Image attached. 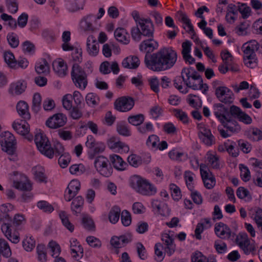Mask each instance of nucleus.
Segmentation results:
<instances>
[{
    "mask_svg": "<svg viewBox=\"0 0 262 262\" xmlns=\"http://www.w3.org/2000/svg\"><path fill=\"white\" fill-rule=\"evenodd\" d=\"M148 38L139 46L140 51L146 52L144 57L145 66L154 72L165 71L171 69L178 59L176 51L171 47H165L156 53L150 54L158 48V43L154 39V36Z\"/></svg>",
    "mask_w": 262,
    "mask_h": 262,
    "instance_id": "obj_1",
    "label": "nucleus"
},
{
    "mask_svg": "<svg viewBox=\"0 0 262 262\" xmlns=\"http://www.w3.org/2000/svg\"><path fill=\"white\" fill-rule=\"evenodd\" d=\"M129 183L134 189L142 195H152L157 192V188L153 184L139 176L132 177Z\"/></svg>",
    "mask_w": 262,
    "mask_h": 262,
    "instance_id": "obj_2",
    "label": "nucleus"
},
{
    "mask_svg": "<svg viewBox=\"0 0 262 262\" xmlns=\"http://www.w3.org/2000/svg\"><path fill=\"white\" fill-rule=\"evenodd\" d=\"M35 143L40 152L48 157L52 158L54 156V150L46 135L43 132H39L35 136Z\"/></svg>",
    "mask_w": 262,
    "mask_h": 262,
    "instance_id": "obj_3",
    "label": "nucleus"
},
{
    "mask_svg": "<svg viewBox=\"0 0 262 262\" xmlns=\"http://www.w3.org/2000/svg\"><path fill=\"white\" fill-rule=\"evenodd\" d=\"M0 144L2 150L9 155H13L16 150V141L11 132H1Z\"/></svg>",
    "mask_w": 262,
    "mask_h": 262,
    "instance_id": "obj_4",
    "label": "nucleus"
},
{
    "mask_svg": "<svg viewBox=\"0 0 262 262\" xmlns=\"http://www.w3.org/2000/svg\"><path fill=\"white\" fill-rule=\"evenodd\" d=\"M94 165L96 170L102 176L109 177L113 172V168L109 160L103 156L96 157L94 161Z\"/></svg>",
    "mask_w": 262,
    "mask_h": 262,
    "instance_id": "obj_5",
    "label": "nucleus"
},
{
    "mask_svg": "<svg viewBox=\"0 0 262 262\" xmlns=\"http://www.w3.org/2000/svg\"><path fill=\"white\" fill-rule=\"evenodd\" d=\"M96 16L93 14H88L83 16L79 23V28L84 32L92 33L98 30Z\"/></svg>",
    "mask_w": 262,
    "mask_h": 262,
    "instance_id": "obj_6",
    "label": "nucleus"
},
{
    "mask_svg": "<svg viewBox=\"0 0 262 262\" xmlns=\"http://www.w3.org/2000/svg\"><path fill=\"white\" fill-rule=\"evenodd\" d=\"M13 175L15 177L13 178V186L15 188L24 191H30L32 189L31 184L25 175L18 171H13Z\"/></svg>",
    "mask_w": 262,
    "mask_h": 262,
    "instance_id": "obj_7",
    "label": "nucleus"
},
{
    "mask_svg": "<svg viewBox=\"0 0 262 262\" xmlns=\"http://www.w3.org/2000/svg\"><path fill=\"white\" fill-rule=\"evenodd\" d=\"M215 94L222 103L231 104L233 102L234 94L231 90L225 86H219L216 88Z\"/></svg>",
    "mask_w": 262,
    "mask_h": 262,
    "instance_id": "obj_8",
    "label": "nucleus"
},
{
    "mask_svg": "<svg viewBox=\"0 0 262 262\" xmlns=\"http://www.w3.org/2000/svg\"><path fill=\"white\" fill-rule=\"evenodd\" d=\"M134 105V100L130 97H120L114 102L115 108L121 112H126L130 111Z\"/></svg>",
    "mask_w": 262,
    "mask_h": 262,
    "instance_id": "obj_9",
    "label": "nucleus"
},
{
    "mask_svg": "<svg viewBox=\"0 0 262 262\" xmlns=\"http://www.w3.org/2000/svg\"><path fill=\"white\" fill-rule=\"evenodd\" d=\"M67 117L62 113L54 114L46 121V125L51 129L63 126L67 122Z\"/></svg>",
    "mask_w": 262,
    "mask_h": 262,
    "instance_id": "obj_10",
    "label": "nucleus"
},
{
    "mask_svg": "<svg viewBox=\"0 0 262 262\" xmlns=\"http://www.w3.org/2000/svg\"><path fill=\"white\" fill-rule=\"evenodd\" d=\"M230 114L240 121L246 124H249L252 122L251 118L247 114L243 112L241 109L235 105H232L230 107Z\"/></svg>",
    "mask_w": 262,
    "mask_h": 262,
    "instance_id": "obj_11",
    "label": "nucleus"
},
{
    "mask_svg": "<svg viewBox=\"0 0 262 262\" xmlns=\"http://www.w3.org/2000/svg\"><path fill=\"white\" fill-rule=\"evenodd\" d=\"M141 34L146 37H153L154 32V24L150 19L139 20Z\"/></svg>",
    "mask_w": 262,
    "mask_h": 262,
    "instance_id": "obj_12",
    "label": "nucleus"
},
{
    "mask_svg": "<svg viewBox=\"0 0 262 262\" xmlns=\"http://www.w3.org/2000/svg\"><path fill=\"white\" fill-rule=\"evenodd\" d=\"M200 172L205 186L207 189H212L215 185V180L212 173L206 167L204 169L201 165Z\"/></svg>",
    "mask_w": 262,
    "mask_h": 262,
    "instance_id": "obj_13",
    "label": "nucleus"
},
{
    "mask_svg": "<svg viewBox=\"0 0 262 262\" xmlns=\"http://www.w3.org/2000/svg\"><path fill=\"white\" fill-rule=\"evenodd\" d=\"M214 231L217 236L221 238H229L232 235L230 228L222 222L215 225Z\"/></svg>",
    "mask_w": 262,
    "mask_h": 262,
    "instance_id": "obj_14",
    "label": "nucleus"
},
{
    "mask_svg": "<svg viewBox=\"0 0 262 262\" xmlns=\"http://www.w3.org/2000/svg\"><path fill=\"white\" fill-rule=\"evenodd\" d=\"M192 70H193V68L192 67L183 68L181 71V77L183 81L187 87L195 90H199V85L192 83L190 80V78H191Z\"/></svg>",
    "mask_w": 262,
    "mask_h": 262,
    "instance_id": "obj_15",
    "label": "nucleus"
},
{
    "mask_svg": "<svg viewBox=\"0 0 262 262\" xmlns=\"http://www.w3.org/2000/svg\"><path fill=\"white\" fill-rule=\"evenodd\" d=\"M162 240L164 245L165 252L170 256L176 250V245L174 244L173 239L167 233L163 234Z\"/></svg>",
    "mask_w": 262,
    "mask_h": 262,
    "instance_id": "obj_16",
    "label": "nucleus"
},
{
    "mask_svg": "<svg viewBox=\"0 0 262 262\" xmlns=\"http://www.w3.org/2000/svg\"><path fill=\"white\" fill-rule=\"evenodd\" d=\"M107 145L111 149H117L118 150L121 149L124 152H127L129 150L127 145L120 141L118 138L115 137H112L108 140Z\"/></svg>",
    "mask_w": 262,
    "mask_h": 262,
    "instance_id": "obj_17",
    "label": "nucleus"
},
{
    "mask_svg": "<svg viewBox=\"0 0 262 262\" xmlns=\"http://www.w3.org/2000/svg\"><path fill=\"white\" fill-rule=\"evenodd\" d=\"M26 88V81L24 80H19L10 84L9 92L13 95H18L24 92Z\"/></svg>",
    "mask_w": 262,
    "mask_h": 262,
    "instance_id": "obj_18",
    "label": "nucleus"
},
{
    "mask_svg": "<svg viewBox=\"0 0 262 262\" xmlns=\"http://www.w3.org/2000/svg\"><path fill=\"white\" fill-rule=\"evenodd\" d=\"M53 70L60 77H64L67 75L68 67L62 59L54 60L52 63Z\"/></svg>",
    "mask_w": 262,
    "mask_h": 262,
    "instance_id": "obj_19",
    "label": "nucleus"
},
{
    "mask_svg": "<svg viewBox=\"0 0 262 262\" xmlns=\"http://www.w3.org/2000/svg\"><path fill=\"white\" fill-rule=\"evenodd\" d=\"M110 160L114 167L117 170H123L127 166V163L119 155L115 154L110 155Z\"/></svg>",
    "mask_w": 262,
    "mask_h": 262,
    "instance_id": "obj_20",
    "label": "nucleus"
},
{
    "mask_svg": "<svg viewBox=\"0 0 262 262\" xmlns=\"http://www.w3.org/2000/svg\"><path fill=\"white\" fill-rule=\"evenodd\" d=\"M150 161V156L148 157L147 159L145 160L141 156L136 154H132L127 158V161L129 164L134 167H137L143 163L148 164Z\"/></svg>",
    "mask_w": 262,
    "mask_h": 262,
    "instance_id": "obj_21",
    "label": "nucleus"
},
{
    "mask_svg": "<svg viewBox=\"0 0 262 262\" xmlns=\"http://www.w3.org/2000/svg\"><path fill=\"white\" fill-rule=\"evenodd\" d=\"M122 64L125 68L135 69L139 67L140 60L137 56H129L124 59Z\"/></svg>",
    "mask_w": 262,
    "mask_h": 262,
    "instance_id": "obj_22",
    "label": "nucleus"
},
{
    "mask_svg": "<svg viewBox=\"0 0 262 262\" xmlns=\"http://www.w3.org/2000/svg\"><path fill=\"white\" fill-rule=\"evenodd\" d=\"M97 45L98 46L92 36L88 37L86 41L87 51L90 55L95 56L97 55L99 52V48Z\"/></svg>",
    "mask_w": 262,
    "mask_h": 262,
    "instance_id": "obj_23",
    "label": "nucleus"
},
{
    "mask_svg": "<svg viewBox=\"0 0 262 262\" xmlns=\"http://www.w3.org/2000/svg\"><path fill=\"white\" fill-rule=\"evenodd\" d=\"M114 36L116 39L120 42L124 44L129 43V35L126 33V30L122 28H117L114 32Z\"/></svg>",
    "mask_w": 262,
    "mask_h": 262,
    "instance_id": "obj_24",
    "label": "nucleus"
},
{
    "mask_svg": "<svg viewBox=\"0 0 262 262\" xmlns=\"http://www.w3.org/2000/svg\"><path fill=\"white\" fill-rule=\"evenodd\" d=\"M214 114L216 118L221 122L227 117L224 114L228 112V109L222 103H216L213 105Z\"/></svg>",
    "mask_w": 262,
    "mask_h": 262,
    "instance_id": "obj_25",
    "label": "nucleus"
},
{
    "mask_svg": "<svg viewBox=\"0 0 262 262\" xmlns=\"http://www.w3.org/2000/svg\"><path fill=\"white\" fill-rule=\"evenodd\" d=\"M16 109L19 115L25 119H29L30 118V115L28 111V104L24 101H19L17 105Z\"/></svg>",
    "mask_w": 262,
    "mask_h": 262,
    "instance_id": "obj_26",
    "label": "nucleus"
},
{
    "mask_svg": "<svg viewBox=\"0 0 262 262\" xmlns=\"http://www.w3.org/2000/svg\"><path fill=\"white\" fill-rule=\"evenodd\" d=\"M198 136L201 141L207 146H211L215 143V138L211 132H199Z\"/></svg>",
    "mask_w": 262,
    "mask_h": 262,
    "instance_id": "obj_27",
    "label": "nucleus"
},
{
    "mask_svg": "<svg viewBox=\"0 0 262 262\" xmlns=\"http://www.w3.org/2000/svg\"><path fill=\"white\" fill-rule=\"evenodd\" d=\"M259 47V45L256 40H251L245 43L242 47V49L244 54H255V51L258 50Z\"/></svg>",
    "mask_w": 262,
    "mask_h": 262,
    "instance_id": "obj_28",
    "label": "nucleus"
},
{
    "mask_svg": "<svg viewBox=\"0 0 262 262\" xmlns=\"http://www.w3.org/2000/svg\"><path fill=\"white\" fill-rule=\"evenodd\" d=\"M180 17L179 20L187 26L188 30H186V31L192 35L191 38L192 39H193V37L196 35V33L191 23L190 19L188 17L185 13L182 12L180 13Z\"/></svg>",
    "mask_w": 262,
    "mask_h": 262,
    "instance_id": "obj_29",
    "label": "nucleus"
},
{
    "mask_svg": "<svg viewBox=\"0 0 262 262\" xmlns=\"http://www.w3.org/2000/svg\"><path fill=\"white\" fill-rule=\"evenodd\" d=\"M244 61L245 64L248 68L253 69L257 66L258 61L256 54H244Z\"/></svg>",
    "mask_w": 262,
    "mask_h": 262,
    "instance_id": "obj_30",
    "label": "nucleus"
},
{
    "mask_svg": "<svg viewBox=\"0 0 262 262\" xmlns=\"http://www.w3.org/2000/svg\"><path fill=\"white\" fill-rule=\"evenodd\" d=\"M191 260V262H217L214 256H210L207 258L200 252H196L193 254Z\"/></svg>",
    "mask_w": 262,
    "mask_h": 262,
    "instance_id": "obj_31",
    "label": "nucleus"
},
{
    "mask_svg": "<svg viewBox=\"0 0 262 262\" xmlns=\"http://www.w3.org/2000/svg\"><path fill=\"white\" fill-rule=\"evenodd\" d=\"M84 200L81 196H78L75 198L71 204V209L76 215L81 211V209L83 206Z\"/></svg>",
    "mask_w": 262,
    "mask_h": 262,
    "instance_id": "obj_32",
    "label": "nucleus"
},
{
    "mask_svg": "<svg viewBox=\"0 0 262 262\" xmlns=\"http://www.w3.org/2000/svg\"><path fill=\"white\" fill-rule=\"evenodd\" d=\"M67 5L70 12L77 11L83 9L84 1L68 0Z\"/></svg>",
    "mask_w": 262,
    "mask_h": 262,
    "instance_id": "obj_33",
    "label": "nucleus"
},
{
    "mask_svg": "<svg viewBox=\"0 0 262 262\" xmlns=\"http://www.w3.org/2000/svg\"><path fill=\"white\" fill-rule=\"evenodd\" d=\"M35 179L41 183L47 182V177L44 173V169L41 166H36L32 169Z\"/></svg>",
    "mask_w": 262,
    "mask_h": 262,
    "instance_id": "obj_34",
    "label": "nucleus"
},
{
    "mask_svg": "<svg viewBox=\"0 0 262 262\" xmlns=\"http://www.w3.org/2000/svg\"><path fill=\"white\" fill-rule=\"evenodd\" d=\"M0 254L6 258L9 257L12 254L8 243L3 238L0 239Z\"/></svg>",
    "mask_w": 262,
    "mask_h": 262,
    "instance_id": "obj_35",
    "label": "nucleus"
},
{
    "mask_svg": "<svg viewBox=\"0 0 262 262\" xmlns=\"http://www.w3.org/2000/svg\"><path fill=\"white\" fill-rule=\"evenodd\" d=\"M221 122L229 131H237L240 129V127L236 121L228 119L227 117L226 118L225 120H223Z\"/></svg>",
    "mask_w": 262,
    "mask_h": 262,
    "instance_id": "obj_36",
    "label": "nucleus"
},
{
    "mask_svg": "<svg viewBox=\"0 0 262 262\" xmlns=\"http://www.w3.org/2000/svg\"><path fill=\"white\" fill-rule=\"evenodd\" d=\"M87 75L84 70L77 63L73 64L71 71V78L72 80L77 77H82Z\"/></svg>",
    "mask_w": 262,
    "mask_h": 262,
    "instance_id": "obj_37",
    "label": "nucleus"
},
{
    "mask_svg": "<svg viewBox=\"0 0 262 262\" xmlns=\"http://www.w3.org/2000/svg\"><path fill=\"white\" fill-rule=\"evenodd\" d=\"M120 212L121 209L118 206H115L112 207L109 212L108 218L110 221L113 224L116 223L119 219Z\"/></svg>",
    "mask_w": 262,
    "mask_h": 262,
    "instance_id": "obj_38",
    "label": "nucleus"
},
{
    "mask_svg": "<svg viewBox=\"0 0 262 262\" xmlns=\"http://www.w3.org/2000/svg\"><path fill=\"white\" fill-rule=\"evenodd\" d=\"M191 76L192 79L199 80V84H198L199 85V89L201 90L202 89L204 88L202 92L203 94H205L206 92L208 91V86L207 84H203V79L202 78L201 75H199L198 72L193 69V70H192Z\"/></svg>",
    "mask_w": 262,
    "mask_h": 262,
    "instance_id": "obj_39",
    "label": "nucleus"
},
{
    "mask_svg": "<svg viewBox=\"0 0 262 262\" xmlns=\"http://www.w3.org/2000/svg\"><path fill=\"white\" fill-rule=\"evenodd\" d=\"M145 119L143 114H139L135 115H130L128 117V122L133 125L139 126L142 124Z\"/></svg>",
    "mask_w": 262,
    "mask_h": 262,
    "instance_id": "obj_40",
    "label": "nucleus"
},
{
    "mask_svg": "<svg viewBox=\"0 0 262 262\" xmlns=\"http://www.w3.org/2000/svg\"><path fill=\"white\" fill-rule=\"evenodd\" d=\"M236 195L240 199H246L247 201L252 200L249 191L244 187H239L236 190Z\"/></svg>",
    "mask_w": 262,
    "mask_h": 262,
    "instance_id": "obj_41",
    "label": "nucleus"
},
{
    "mask_svg": "<svg viewBox=\"0 0 262 262\" xmlns=\"http://www.w3.org/2000/svg\"><path fill=\"white\" fill-rule=\"evenodd\" d=\"M12 127L15 130L29 131L30 130V125L25 120L14 121Z\"/></svg>",
    "mask_w": 262,
    "mask_h": 262,
    "instance_id": "obj_42",
    "label": "nucleus"
},
{
    "mask_svg": "<svg viewBox=\"0 0 262 262\" xmlns=\"http://www.w3.org/2000/svg\"><path fill=\"white\" fill-rule=\"evenodd\" d=\"M35 70L38 74H47L49 71V66L47 60L43 59L42 61L36 64Z\"/></svg>",
    "mask_w": 262,
    "mask_h": 262,
    "instance_id": "obj_43",
    "label": "nucleus"
},
{
    "mask_svg": "<svg viewBox=\"0 0 262 262\" xmlns=\"http://www.w3.org/2000/svg\"><path fill=\"white\" fill-rule=\"evenodd\" d=\"M7 39L11 48H15L19 45L18 35L14 32L9 33L7 35Z\"/></svg>",
    "mask_w": 262,
    "mask_h": 262,
    "instance_id": "obj_44",
    "label": "nucleus"
},
{
    "mask_svg": "<svg viewBox=\"0 0 262 262\" xmlns=\"http://www.w3.org/2000/svg\"><path fill=\"white\" fill-rule=\"evenodd\" d=\"M4 58L5 62L11 68H14L16 66V61L13 54L10 51H6L4 53Z\"/></svg>",
    "mask_w": 262,
    "mask_h": 262,
    "instance_id": "obj_45",
    "label": "nucleus"
},
{
    "mask_svg": "<svg viewBox=\"0 0 262 262\" xmlns=\"http://www.w3.org/2000/svg\"><path fill=\"white\" fill-rule=\"evenodd\" d=\"M41 97L40 94L35 93L32 100V110L37 113L41 108Z\"/></svg>",
    "mask_w": 262,
    "mask_h": 262,
    "instance_id": "obj_46",
    "label": "nucleus"
},
{
    "mask_svg": "<svg viewBox=\"0 0 262 262\" xmlns=\"http://www.w3.org/2000/svg\"><path fill=\"white\" fill-rule=\"evenodd\" d=\"M73 82L77 88L84 90L88 84L87 75L84 76L83 77H77V78L74 79V80H73Z\"/></svg>",
    "mask_w": 262,
    "mask_h": 262,
    "instance_id": "obj_47",
    "label": "nucleus"
},
{
    "mask_svg": "<svg viewBox=\"0 0 262 262\" xmlns=\"http://www.w3.org/2000/svg\"><path fill=\"white\" fill-rule=\"evenodd\" d=\"M99 101V97L94 93H89L86 95V103L90 106H94L97 105Z\"/></svg>",
    "mask_w": 262,
    "mask_h": 262,
    "instance_id": "obj_48",
    "label": "nucleus"
},
{
    "mask_svg": "<svg viewBox=\"0 0 262 262\" xmlns=\"http://www.w3.org/2000/svg\"><path fill=\"white\" fill-rule=\"evenodd\" d=\"M59 217L63 225L71 232H73L74 229V225L71 223L69 220L68 216L64 211H61L59 213Z\"/></svg>",
    "mask_w": 262,
    "mask_h": 262,
    "instance_id": "obj_49",
    "label": "nucleus"
},
{
    "mask_svg": "<svg viewBox=\"0 0 262 262\" xmlns=\"http://www.w3.org/2000/svg\"><path fill=\"white\" fill-rule=\"evenodd\" d=\"M79 129L82 130L90 129L91 131H97L98 127L96 123L89 121L88 122H79L78 124Z\"/></svg>",
    "mask_w": 262,
    "mask_h": 262,
    "instance_id": "obj_50",
    "label": "nucleus"
},
{
    "mask_svg": "<svg viewBox=\"0 0 262 262\" xmlns=\"http://www.w3.org/2000/svg\"><path fill=\"white\" fill-rule=\"evenodd\" d=\"M38 258L41 262H46L47 260V252L45 245L39 244L36 248Z\"/></svg>",
    "mask_w": 262,
    "mask_h": 262,
    "instance_id": "obj_51",
    "label": "nucleus"
},
{
    "mask_svg": "<svg viewBox=\"0 0 262 262\" xmlns=\"http://www.w3.org/2000/svg\"><path fill=\"white\" fill-rule=\"evenodd\" d=\"M48 247L50 249L51 252V255L53 257L58 256L61 252V249L60 246L54 241H51L49 242Z\"/></svg>",
    "mask_w": 262,
    "mask_h": 262,
    "instance_id": "obj_52",
    "label": "nucleus"
},
{
    "mask_svg": "<svg viewBox=\"0 0 262 262\" xmlns=\"http://www.w3.org/2000/svg\"><path fill=\"white\" fill-rule=\"evenodd\" d=\"M23 246L27 251H31L35 246V241L32 236L27 237L23 242Z\"/></svg>",
    "mask_w": 262,
    "mask_h": 262,
    "instance_id": "obj_53",
    "label": "nucleus"
},
{
    "mask_svg": "<svg viewBox=\"0 0 262 262\" xmlns=\"http://www.w3.org/2000/svg\"><path fill=\"white\" fill-rule=\"evenodd\" d=\"M13 209L14 206L10 203L3 204L0 208L1 211L4 214V217L9 220L11 219L9 213Z\"/></svg>",
    "mask_w": 262,
    "mask_h": 262,
    "instance_id": "obj_54",
    "label": "nucleus"
},
{
    "mask_svg": "<svg viewBox=\"0 0 262 262\" xmlns=\"http://www.w3.org/2000/svg\"><path fill=\"white\" fill-rule=\"evenodd\" d=\"M71 161V156L69 153L65 152L61 155L58 159V164L63 168L67 167Z\"/></svg>",
    "mask_w": 262,
    "mask_h": 262,
    "instance_id": "obj_55",
    "label": "nucleus"
},
{
    "mask_svg": "<svg viewBox=\"0 0 262 262\" xmlns=\"http://www.w3.org/2000/svg\"><path fill=\"white\" fill-rule=\"evenodd\" d=\"M194 175L193 173L189 170L186 171L184 173V178L187 186L191 191H192L194 189V186L192 184Z\"/></svg>",
    "mask_w": 262,
    "mask_h": 262,
    "instance_id": "obj_56",
    "label": "nucleus"
},
{
    "mask_svg": "<svg viewBox=\"0 0 262 262\" xmlns=\"http://www.w3.org/2000/svg\"><path fill=\"white\" fill-rule=\"evenodd\" d=\"M239 169L241 170V177L245 182L248 181L251 177L250 172L248 168L244 164H239Z\"/></svg>",
    "mask_w": 262,
    "mask_h": 262,
    "instance_id": "obj_57",
    "label": "nucleus"
},
{
    "mask_svg": "<svg viewBox=\"0 0 262 262\" xmlns=\"http://www.w3.org/2000/svg\"><path fill=\"white\" fill-rule=\"evenodd\" d=\"M169 188L173 200L176 201L179 200L181 198V190L179 187L174 184H170Z\"/></svg>",
    "mask_w": 262,
    "mask_h": 262,
    "instance_id": "obj_58",
    "label": "nucleus"
},
{
    "mask_svg": "<svg viewBox=\"0 0 262 262\" xmlns=\"http://www.w3.org/2000/svg\"><path fill=\"white\" fill-rule=\"evenodd\" d=\"M37 207L46 212H51L54 210L53 207L47 201H40L37 203Z\"/></svg>",
    "mask_w": 262,
    "mask_h": 262,
    "instance_id": "obj_59",
    "label": "nucleus"
},
{
    "mask_svg": "<svg viewBox=\"0 0 262 262\" xmlns=\"http://www.w3.org/2000/svg\"><path fill=\"white\" fill-rule=\"evenodd\" d=\"M23 50L24 53L33 54L35 52V46L29 41H25L22 44Z\"/></svg>",
    "mask_w": 262,
    "mask_h": 262,
    "instance_id": "obj_60",
    "label": "nucleus"
},
{
    "mask_svg": "<svg viewBox=\"0 0 262 262\" xmlns=\"http://www.w3.org/2000/svg\"><path fill=\"white\" fill-rule=\"evenodd\" d=\"M121 220L122 223L124 226H129L132 221L130 213L127 210H124L121 214Z\"/></svg>",
    "mask_w": 262,
    "mask_h": 262,
    "instance_id": "obj_61",
    "label": "nucleus"
},
{
    "mask_svg": "<svg viewBox=\"0 0 262 262\" xmlns=\"http://www.w3.org/2000/svg\"><path fill=\"white\" fill-rule=\"evenodd\" d=\"M246 254H249L255 250L254 245L250 243L249 239H246V241L243 244V246L240 247Z\"/></svg>",
    "mask_w": 262,
    "mask_h": 262,
    "instance_id": "obj_62",
    "label": "nucleus"
},
{
    "mask_svg": "<svg viewBox=\"0 0 262 262\" xmlns=\"http://www.w3.org/2000/svg\"><path fill=\"white\" fill-rule=\"evenodd\" d=\"M151 205L152 208L156 209L157 212L160 214L163 212L164 208L167 207V205L164 202L157 200H153Z\"/></svg>",
    "mask_w": 262,
    "mask_h": 262,
    "instance_id": "obj_63",
    "label": "nucleus"
},
{
    "mask_svg": "<svg viewBox=\"0 0 262 262\" xmlns=\"http://www.w3.org/2000/svg\"><path fill=\"white\" fill-rule=\"evenodd\" d=\"M214 248L218 253H224L227 249L226 244L221 240H217L214 242Z\"/></svg>",
    "mask_w": 262,
    "mask_h": 262,
    "instance_id": "obj_64",
    "label": "nucleus"
}]
</instances>
